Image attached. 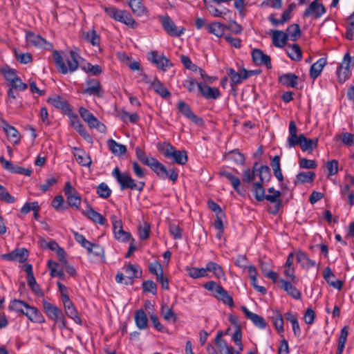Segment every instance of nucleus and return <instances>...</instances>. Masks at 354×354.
Listing matches in <instances>:
<instances>
[{
    "instance_id": "nucleus-1",
    "label": "nucleus",
    "mask_w": 354,
    "mask_h": 354,
    "mask_svg": "<svg viewBox=\"0 0 354 354\" xmlns=\"http://www.w3.org/2000/svg\"><path fill=\"white\" fill-rule=\"evenodd\" d=\"M270 178V170L268 166L261 165L259 171V180L254 183L252 185V192L254 197L258 201H263L264 199L274 203V210L272 212V214H276L281 205V201L279 199L281 196V192L277 190H274L273 187H270L268 189V193L274 192L273 195H266L265 189L263 187V183L268 180Z\"/></svg>"
},
{
    "instance_id": "nucleus-2",
    "label": "nucleus",
    "mask_w": 354,
    "mask_h": 354,
    "mask_svg": "<svg viewBox=\"0 0 354 354\" xmlns=\"http://www.w3.org/2000/svg\"><path fill=\"white\" fill-rule=\"evenodd\" d=\"M53 57L57 70L62 74L75 72L78 68V60L80 57L75 51L71 50L68 56L63 57L58 51L55 50Z\"/></svg>"
},
{
    "instance_id": "nucleus-3",
    "label": "nucleus",
    "mask_w": 354,
    "mask_h": 354,
    "mask_svg": "<svg viewBox=\"0 0 354 354\" xmlns=\"http://www.w3.org/2000/svg\"><path fill=\"white\" fill-rule=\"evenodd\" d=\"M112 176L119 183L121 190L131 189L132 190L141 192L145 187V183H137L131 178L129 173H122L118 167L113 169Z\"/></svg>"
},
{
    "instance_id": "nucleus-4",
    "label": "nucleus",
    "mask_w": 354,
    "mask_h": 354,
    "mask_svg": "<svg viewBox=\"0 0 354 354\" xmlns=\"http://www.w3.org/2000/svg\"><path fill=\"white\" fill-rule=\"evenodd\" d=\"M152 162L149 165V167L161 179L169 178L174 183H175L178 177V171L175 168H171L169 170L156 158L151 160Z\"/></svg>"
},
{
    "instance_id": "nucleus-5",
    "label": "nucleus",
    "mask_w": 354,
    "mask_h": 354,
    "mask_svg": "<svg viewBox=\"0 0 354 354\" xmlns=\"http://www.w3.org/2000/svg\"><path fill=\"white\" fill-rule=\"evenodd\" d=\"M43 307L48 317L55 322L59 328L63 329L66 326V321L62 310L54 304L44 300Z\"/></svg>"
},
{
    "instance_id": "nucleus-6",
    "label": "nucleus",
    "mask_w": 354,
    "mask_h": 354,
    "mask_svg": "<svg viewBox=\"0 0 354 354\" xmlns=\"http://www.w3.org/2000/svg\"><path fill=\"white\" fill-rule=\"evenodd\" d=\"M351 66H354V57H351L349 53H346L337 69V75L340 83L345 82L350 77Z\"/></svg>"
},
{
    "instance_id": "nucleus-7",
    "label": "nucleus",
    "mask_w": 354,
    "mask_h": 354,
    "mask_svg": "<svg viewBox=\"0 0 354 354\" xmlns=\"http://www.w3.org/2000/svg\"><path fill=\"white\" fill-rule=\"evenodd\" d=\"M64 194L66 196L68 205L77 210L80 209L81 205V196L77 190L71 185L69 181H67L65 183Z\"/></svg>"
},
{
    "instance_id": "nucleus-8",
    "label": "nucleus",
    "mask_w": 354,
    "mask_h": 354,
    "mask_svg": "<svg viewBox=\"0 0 354 354\" xmlns=\"http://www.w3.org/2000/svg\"><path fill=\"white\" fill-rule=\"evenodd\" d=\"M111 220L113 225L115 238L121 242H127L129 241L131 239V236L130 233L123 230L122 220L118 218L115 215H112L111 216Z\"/></svg>"
},
{
    "instance_id": "nucleus-9",
    "label": "nucleus",
    "mask_w": 354,
    "mask_h": 354,
    "mask_svg": "<svg viewBox=\"0 0 354 354\" xmlns=\"http://www.w3.org/2000/svg\"><path fill=\"white\" fill-rule=\"evenodd\" d=\"M159 18L163 29L168 35L173 37H180L184 34L185 29L178 28L168 15L161 16Z\"/></svg>"
},
{
    "instance_id": "nucleus-10",
    "label": "nucleus",
    "mask_w": 354,
    "mask_h": 354,
    "mask_svg": "<svg viewBox=\"0 0 354 354\" xmlns=\"http://www.w3.org/2000/svg\"><path fill=\"white\" fill-rule=\"evenodd\" d=\"M86 87L83 90V94L94 95L99 98L104 97V91L98 80L94 78L88 79L86 81Z\"/></svg>"
},
{
    "instance_id": "nucleus-11",
    "label": "nucleus",
    "mask_w": 354,
    "mask_h": 354,
    "mask_svg": "<svg viewBox=\"0 0 354 354\" xmlns=\"http://www.w3.org/2000/svg\"><path fill=\"white\" fill-rule=\"evenodd\" d=\"M326 8L319 0L312 1L304 12V17H313L314 19H319L326 13Z\"/></svg>"
},
{
    "instance_id": "nucleus-12",
    "label": "nucleus",
    "mask_w": 354,
    "mask_h": 354,
    "mask_svg": "<svg viewBox=\"0 0 354 354\" xmlns=\"http://www.w3.org/2000/svg\"><path fill=\"white\" fill-rule=\"evenodd\" d=\"M148 59L155 64L159 69L166 71L173 64L164 55H158L156 51H151L148 54Z\"/></svg>"
},
{
    "instance_id": "nucleus-13",
    "label": "nucleus",
    "mask_w": 354,
    "mask_h": 354,
    "mask_svg": "<svg viewBox=\"0 0 354 354\" xmlns=\"http://www.w3.org/2000/svg\"><path fill=\"white\" fill-rule=\"evenodd\" d=\"M26 41L28 46L41 48L44 49H50L52 48L50 43L48 42L40 35L35 34L30 31L26 34Z\"/></svg>"
},
{
    "instance_id": "nucleus-14",
    "label": "nucleus",
    "mask_w": 354,
    "mask_h": 354,
    "mask_svg": "<svg viewBox=\"0 0 354 354\" xmlns=\"http://www.w3.org/2000/svg\"><path fill=\"white\" fill-rule=\"evenodd\" d=\"M197 87L201 95L207 100H217L221 95L218 88L209 86L205 82L197 84Z\"/></svg>"
},
{
    "instance_id": "nucleus-15",
    "label": "nucleus",
    "mask_w": 354,
    "mask_h": 354,
    "mask_svg": "<svg viewBox=\"0 0 354 354\" xmlns=\"http://www.w3.org/2000/svg\"><path fill=\"white\" fill-rule=\"evenodd\" d=\"M127 3L131 8L132 12L138 17H148L149 12L147 7L143 4L142 0H127Z\"/></svg>"
},
{
    "instance_id": "nucleus-16",
    "label": "nucleus",
    "mask_w": 354,
    "mask_h": 354,
    "mask_svg": "<svg viewBox=\"0 0 354 354\" xmlns=\"http://www.w3.org/2000/svg\"><path fill=\"white\" fill-rule=\"evenodd\" d=\"M318 138L308 139L304 134L299 136L297 140V145H299L303 151L312 153L317 147Z\"/></svg>"
},
{
    "instance_id": "nucleus-17",
    "label": "nucleus",
    "mask_w": 354,
    "mask_h": 354,
    "mask_svg": "<svg viewBox=\"0 0 354 354\" xmlns=\"http://www.w3.org/2000/svg\"><path fill=\"white\" fill-rule=\"evenodd\" d=\"M253 62L257 65H265L268 68H272L270 56L264 54L261 50L254 49L252 52Z\"/></svg>"
},
{
    "instance_id": "nucleus-18",
    "label": "nucleus",
    "mask_w": 354,
    "mask_h": 354,
    "mask_svg": "<svg viewBox=\"0 0 354 354\" xmlns=\"http://www.w3.org/2000/svg\"><path fill=\"white\" fill-rule=\"evenodd\" d=\"M73 153L75 158L76 161L82 166L90 167L91 165V158L90 156L84 150L74 147L73 149Z\"/></svg>"
},
{
    "instance_id": "nucleus-19",
    "label": "nucleus",
    "mask_w": 354,
    "mask_h": 354,
    "mask_svg": "<svg viewBox=\"0 0 354 354\" xmlns=\"http://www.w3.org/2000/svg\"><path fill=\"white\" fill-rule=\"evenodd\" d=\"M24 315L32 322L35 323H44L45 318L41 312L35 307L28 305V308L24 313Z\"/></svg>"
},
{
    "instance_id": "nucleus-20",
    "label": "nucleus",
    "mask_w": 354,
    "mask_h": 354,
    "mask_svg": "<svg viewBox=\"0 0 354 354\" xmlns=\"http://www.w3.org/2000/svg\"><path fill=\"white\" fill-rule=\"evenodd\" d=\"M241 310L244 313L246 317L250 319L256 326L261 329L266 327V323L262 317L250 312L245 306H242Z\"/></svg>"
},
{
    "instance_id": "nucleus-21",
    "label": "nucleus",
    "mask_w": 354,
    "mask_h": 354,
    "mask_svg": "<svg viewBox=\"0 0 354 354\" xmlns=\"http://www.w3.org/2000/svg\"><path fill=\"white\" fill-rule=\"evenodd\" d=\"M178 108L179 111L187 118L190 119L196 124H200L202 120L196 115L191 110L190 106L183 101H180L178 103Z\"/></svg>"
},
{
    "instance_id": "nucleus-22",
    "label": "nucleus",
    "mask_w": 354,
    "mask_h": 354,
    "mask_svg": "<svg viewBox=\"0 0 354 354\" xmlns=\"http://www.w3.org/2000/svg\"><path fill=\"white\" fill-rule=\"evenodd\" d=\"M259 166L257 162H254L252 169L250 168L245 169L243 171V182L245 183H251L255 179L256 176L259 177V171L261 166Z\"/></svg>"
},
{
    "instance_id": "nucleus-23",
    "label": "nucleus",
    "mask_w": 354,
    "mask_h": 354,
    "mask_svg": "<svg viewBox=\"0 0 354 354\" xmlns=\"http://www.w3.org/2000/svg\"><path fill=\"white\" fill-rule=\"evenodd\" d=\"M82 214L91 219L93 222L98 223L101 225H104L105 218L97 212L95 211L90 205H88V209L82 210Z\"/></svg>"
},
{
    "instance_id": "nucleus-24",
    "label": "nucleus",
    "mask_w": 354,
    "mask_h": 354,
    "mask_svg": "<svg viewBox=\"0 0 354 354\" xmlns=\"http://www.w3.org/2000/svg\"><path fill=\"white\" fill-rule=\"evenodd\" d=\"M272 39L273 44L278 48L285 46L288 40L286 32L279 30L272 31Z\"/></svg>"
},
{
    "instance_id": "nucleus-25",
    "label": "nucleus",
    "mask_w": 354,
    "mask_h": 354,
    "mask_svg": "<svg viewBox=\"0 0 354 354\" xmlns=\"http://www.w3.org/2000/svg\"><path fill=\"white\" fill-rule=\"evenodd\" d=\"M279 281L281 284V288L289 295L296 299L301 298V292L290 283V281H289L284 279H281Z\"/></svg>"
},
{
    "instance_id": "nucleus-26",
    "label": "nucleus",
    "mask_w": 354,
    "mask_h": 354,
    "mask_svg": "<svg viewBox=\"0 0 354 354\" xmlns=\"http://www.w3.org/2000/svg\"><path fill=\"white\" fill-rule=\"evenodd\" d=\"M134 320L137 328L140 330H145L148 327V318L147 314L142 309L136 311Z\"/></svg>"
},
{
    "instance_id": "nucleus-27",
    "label": "nucleus",
    "mask_w": 354,
    "mask_h": 354,
    "mask_svg": "<svg viewBox=\"0 0 354 354\" xmlns=\"http://www.w3.org/2000/svg\"><path fill=\"white\" fill-rule=\"evenodd\" d=\"M28 256V251L24 248L17 249L12 252L5 254L4 258L11 261L19 262L24 261Z\"/></svg>"
},
{
    "instance_id": "nucleus-28",
    "label": "nucleus",
    "mask_w": 354,
    "mask_h": 354,
    "mask_svg": "<svg viewBox=\"0 0 354 354\" xmlns=\"http://www.w3.org/2000/svg\"><path fill=\"white\" fill-rule=\"evenodd\" d=\"M70 122L73 127L85 139L91 140L86 130L82 124L77 115H73L70 117Z\"/></svg>"
},
{
    "instance_id": "nucleus-29",
    "label": "nucleus",
    "mask_w": 354,
    "mask_h": 354,
    "mask_svg": "<svg viewBox=\"0 0 354 354\" xmlns=\"http://www.w3.org/2000/svg\"><path fill=\"white\" fill-rule=\"evenodd\" d=\"M151 86L156 93L164 98L169 97L171 95V93L168 89L157 77H155L151 82Z\"/></svg>"
},
{
    "instance_id": "nucleus-30",
    "label": "nucleus",
    "mask_w": 354,
    "mask_h": 354,
    "mask_svg": "<svg viewBox=\"0 0 354 354\" xmlns=\"http://www.w3.org/2000/svg\"><path fill=\"white\" fill-rule=\"evenodd\" d=\"M214 296L230 307H233L234 305L232 296L222 286L218 287L217 292L214 294Z\"/></svg>"
},
{
    "instance_id": "nucleus-31",
    "label": "nucleus",
    "mask_w": 354,
    "mask_h": 354,
    "mask_svg": "<svg viewBox=\"0 0 354 354\" xmlns=\"http://www.w3.org/2000/svg\"><path fill=\"white\" fill-rule=\"evenodd\" d=\"M248 272L249 277L251 281V284L253 286V288L258 292H261V294H263V295L266 294V288L263 286H259L257 284L256 268L254 266H250L248 268Z\"/></svg>"
},
{
    "instance_id": "nucleus-32",
    "label": "nucleus",
    "mask_w": 354,
    "mask_h": 354,
    "mask_svg": "<svg viewBox=\"0 0 354 354\" xmlns=\"http://www.w3.org/2000/svg\"><path fill=\"white\" fill-rule=\"evenodd\" d=\"M286 51L288 57L293 61L299 62L302 58L301 48L297 44L288 45Z\"/></svg>"
},
{
    "instance_id": "nucleus-33",
    "label": "nucleus",
    "mask_w": 354,
    "mask_h": 354,
    "mask_svg": "<svg viewBox=\"0 0 354 354\" xmlns=\"http://www.w3.org/2000/svg\"><path fill=\"white\" fill-rule=\"evenodd\" d=\"M205 270L206 273H208V272H212L215 277L218 279L225 278V272L222 267L216 262H207L205 266Z\"/></svg>"
},
{
    "instance_id": "nucleus-34",
    "label": "nucleus",
    "mask_w": 354,
    "mask_h": 354,
    "mask_svg": "<svg viewBox=\"0 0 354 354\" xmlns=\"http://www.w3.org/2000/svg\"><path fill=\"white\" fill-rule=\"evenodd\" d=\"M288 131L289 136L287 139V146L288 148H291L297 145V140L299 138L297 134V128L294 121L290 122Z\"/></svg>"
},
{
    "instance_id": "nucleus-35",
    "label": "nucleus",
    "mask_w": 354,
    "mask_h": 354,
    "mask_svg": "<svg viewBox=\"0 0 354 354\" xmlns=\"http://www.w3.org/2000/svg\"><path fill=\"white\" fill-rule=\"evenodd\" d=\"M326 64V60L324 58H320L314 63L310 68V77L315 80L320 75Z\"/></svg>"
},
{
    "instance_id": "nucleus-36",
    "label": "nucleus",
    "mask_w": 354,
    "mask_h": 354,
    "mask_svg": "<svg viewBox=\"0 0 354 354\" xmlns=\"http://www.w3.org/2000/svg\"><path fill=\"white\" fill-rule=\"evenodd\" d=\"M2 129L14 142L17 143L19 141V133L13 126L10 125L6 121H3Z\"/></svg>"
},
{
    "instance_id": "nucleus-37",
    "label": "nucleus",
    "mask_w": 354,
    "mask_h": 354,
    "mask_svg": "<svg viewBox=\"0 0 354 354\" xmlns=\"http://www.w3.org/2000/svg\"><path fill=\"white\" fill-rule=\"evenodd\" d=\"M48 102L54 107L62 110L68 109V104L66 100L57 95H53L48 99Z\"/></svg>"
},
{
    "instance_id": "nucleus-38",
    "label": "nucleus",
    "mask_w": 354,
    "mask_h": 354,
    "mask_svg": "<svg viewBox=\"0 0 354 354\" xmlns=\"http://www.w3.org/2000/svg\"><path fill=\"white\" fill-rule=\"evenodd\" d=\"M227 75L234 84H241L243 80L249 77L248 71L243 69L241 73H237L235 70L230 68L227 71Z\"/></svg>"
},
{
    "instance_id": "nucleus-39",
    "label": "nucleus",
    "mask_w": 354,
    "mask_h": 354,
    "mask_svg": "<svg viewBox=\"0 0 354 354\" xmlns=\"http://www.w3.org/2000/svg\"><path fill=\"white\" fill-rule=\"evenodd\" d=\"M109 149L115 156H122L127 152V147L125 145L117 142L113 139H110L107 142Z\"/></svg>"
},
{
    "instance_id": "nucleus-40",
    "label": "nucleus",
    "mask_w": 354,
    "mask_h": 354,
    "mask_svg": "<svg viewBox=\"0 0 354 354\" xmlns=\"http://www.w3.org/2000/svg\"><path fill=\"white\" fill-rule=\"evenodd\" d=\"M316 174L313 171H301L297 174L295 181V185L311 183L315 178Z\"/></svg>"
},
{
    "instance_id": "nucleus-41",
    "label": "nucleus",
    "mask_w": 354,
    "mask_h": 354,
    "mask_svg": "<svg viewBox=\"0 0 354 354\" xmlns=\"http://www.w3.org/2000/svg\"><path fill=\"white\" fill-rule=\"evenodd\" d=\"M225 28V26L220 22H212L206 26L209 32L218 37H221L224 35Z\"/></svg>"
},
{
    "instance_id": "nucleus-42",
    "label": "nucleus",
    "mask_w": 354,
    "mask_h": 354,
    "mask_svg": "<svg viewBox=\"0 0 354 354\" xmlns=\"http://www.w3.org/2000/svg\"><path fill=\"white\" fill-rule=\"evenodd\" d=\"M93 258V260L103 259L104 258V248L100 245L91 243V245L86 249Z\"/></svg>"
},
{
    "instance_id": "nucleus-43",
    "label": "nucleus",
    "mask_w": 354,
    "mask_h": 354,
    "mask_svg": "<svg viewBox=\"0 0 354 354\" xmlns=\"http://www.w3.org/2000/svg\"><path fill=\"white\" fill-rule=\"evenodd\" d=\"M279 81L287 86L295 88L298 84V77L292 73H286L279 77Z\"/></svg>"
},
{
    "instance_id": "nucleus-44",
    "label": "nucleus",
    "mask_w": 354,
    "mask_h": 354,
    "mask_svg": "<svg viewBox=\"0 0 354 354\" xmlns=\"http://www.w3.org/2000/svg\"><path fill=\"white\" fill-rule=\"evenodd\" d=\"M171 158L175 163L184 165L187 162V154L185 150H176L175 149L171 156Z\"/></svg>"
},
{
    "instance_id": "nucleus-45",
    "label": "nucleus",
    "mask_w": 354,
    "mask_h": 354,
    "mask_svg": "<svg viewBox=\"0 0 354 354\" xmlns=\"http://www.w3.org/2000/svg\"><path fill=\"white\" fill-rule=\"evenodd\" d=\"M297 261L301 266L305 268H310L316 265L315 261L309 259L308 256L303 252H298L296 254Z\"/></svg>"
},
{
    "instance_id": "nucleus-46",
    "label": "nucleus",
    "mask_w": 354,
    "mask_h": 354,
    "mask_svg": "<svg viewBox=\"0 0 354 354\" xmlns=\"http://www.w3.org/2000/svg\"><path fill=\"white\" fill-rule=\"evenodd\" d=\"M188 275L193 279H198L208 277L205 268L187 267L185 268Z\"/></svg>"
},
{
    "instance_id": "nucleus-47",
    "label": "nucleus",
    "mask_w": 354,
    "mask_h": 354,
    "mask_svg": "<svg viewBox=\"0 0 354 354\" xmlns=\"http://www.w3.org/2000/svg\"><path fill=\"white\" fill-rule=\"evenodd\" d=\"M272 321H273V324H274L276 330H277V332L279 333H283L284 322H283V316L281 314V313L277 310H273V315H272Z\"/></svg>"
},
{
    "instance_id": "nucleus-48",
    "label": "nucleus",
    "mask_w": 354,
    "mask_h": 354,
    "mask_svg": "<svg viewBox=\"0 0 354 354\" xmlns=\"http://www.w3.org/2000/svg\"><path fill=\"white\" fill-rule=\"evenodd\" d=\"M221 176L226 178L230 181L232 186L236 192H239L240 180L238 177L233 176L230 172L226 170H222L219 172Z\"/></svg>"
},
{
    "instance_id": "nucleus-49",
    "label": "nucleus",
    "mask_w": 354,
    "mask_h": 354,
    "mask_svg": "<svg viewBox=\"0 0 354 354\" xmlns=\"http://www.w3.org/2000/svg\"><path fill=\"white\" fill-rule=\"evenodd\" d=\"M48 267L50 270V275L52 277H57L62 279H63L64 278V272L61 269H59V264L53 261V260H49L48 261Z\"/></svg>"
},
{
    "instance_id": "nucleus-50",
    "label": "nucleus",
    "mask_w": 354,
    "mask_h": 354,
    "mask_svg": "<svg viewBox=\"0 0 354 354\" xmlns=\"http://www.w3.org/2000/svg\"><path fill=\"white\" fill-rule=\"evenodd\" d=\"M28 304L25 301L19 300V299H14L10 301L9 305V309L11 310H14L18 313H21L24 315L26 308H28Z\"/></svg>"
},
{
    "instance_id": "nucleus-51",
    "label": "nucleus",
    "mask_w": 354,
    "mask_h": 354,
    "mask_svg": "<svg viewBox=\"0 0 354 354\" xmlns=\"http://www.w3.org/2000/svg\"><path fill=\"white\" fill-rule=\"evenodd\" d=\"M83 37L84 40L89 42L92 46H100V36L94 30L84 32L83 34Z\"/></svg>"
},
{
    "instance_id": "nucleus-52",
    "label": "nucleus",
    "mask_w": 354,
    "mask_h": 354,
    "mask_svg": "<svg viewBox=\"0 0 354 354\" xmlns=\"http://www.w3.org/2000/svg\"><path fill=\"white\" fill-rule=\"evenodd\" d=\"M122 14L121 20H120L119 22L122 23L132 28H136L138 27V23L129 12L123 10Z\"/></svg>"
},
{
    "instance_id": "nucleus-53",
    "label": "nucleus",
    "mask_w": 354,
    "mask_h": 354,
    "mask_svg": "<svg viewBox=\"0 0 354 354\" xmlns=\"http://www.w3.org/2000/svg\"><path fill=\"white\" fill-rule=\"evenodd\" d=\"M160 314L166 321H172L174 322L176 320V315L174 313L172 309L167 304H162L160 308Z\"/></svg>"
},
{
    "instance_id": "nucleus-54",
    "label": "nucleus",
    "mask_w": 354,
    "mask_h": 354,
    "mask_svg": "<svg viewBox=\"0 0 354 354\" xmlns=\"http://www.w3.org/2000/svg\"><path fill=\"white\" fill-rule=\"evenodd\" d=\"M288 39L296 41L301 34L299 26L297 24L290 25L287 28Z\"/></svg>"
},
{
    "instance_id": "nucleus-55",
    "label": "nucleus",
    "mask_w": 354,
    "mask_h": 354,
    "mask_svg": "<svg viewBox=\"0 0 354 354\" xmlns=\"http://www.w3.org/2000/svg\"><path fill=\"white\" fill-rule=\"evenodd\" d=\"M348 331L346 326H344L340 333V336L339 337L338 342V348L337 350V354H342L344 348L345 347V344L346 342V339L348 337Z\"/></svg>"
},
{
    "instance_id": "nucleus-56",
    "label": "nucleus",
    "mask_w": 354,
    "mask_h": 354,
    "mask_svg": "<svg viewBox=\"0 0 354 354\" xmlns=\"http://www.w3.org/2000/svg\"><path fill=\"white\" fill-rule=\"evenodd\" d=\"M158 149L165 158H169L176 149L169 142H161L158 144Z\"/></svg>"
},
{
    "instance_id": "nucleus-57",
    "label": "nucleus",
    "mask_w": 354,
    "mask_h": 354,
    "mask_svg": "<svg viewBox=\"0 0 354 354\" xmlns=\"http://www.w3.org/2000/svg\"><path fill=\"white\" fill-rule=\"evenodd\" d=\"M81 68L84 72L90 73L94 76L100 75L102 72V69L100 66L97 64L93 65L91 63H86L81 66Z\"/></svg>"
},
{
    "instance_id": "nucleus-58",
    "label": "nucleus",
    "mask_w": 354,
    "mask_h": 354,
    "mask_svg": "<svg viewBox=\"0 0 354 354\" xmlns=\"http://www.w3.org/2000/svg\"><path fill=\"white\" fill-rule=\"evenodd\" d=\"M222 332H219L217 333L215 344L218 346L219 352L221 354H224L226 351H227L231 346H228L225 341L221 338Z\"/></svg>"
},
{
    "instance_id": "nucleus-59",
    "label": "nucleus",
    "mask_w": 354,
    "mask_h": 354,
    "mask_svg": "<svg viewBox=\"0 0 354 354\" xmlns=\"http://www.w3.org/2000/svg\"><path fill=\"white\" fill-rule=\"evenodd\" d=\"M105 12L114 20L119 21L121 20L123 10H119L113 6L104 8Z\"/></svg>"
},
{
    "instance_id": "nucleus-60",
    "label": "nucleus",
    "mask_w": 354,
    "mask_h": 354,
    "mask_svg": "<svg viewBox=\"0 0 354 354\" xmlns=\"http://www.w3.org/2000/svg\"><path fill=\"white\" fill-rule=\"evenodd\" d=\"M136 155L138 159L143 164L149 166L151 162H152L151 160H153L155 158L153 157H148L144 151H142L140 147L136 148Z\"/></svg>"
},
{
    "instance_id": "nucleus-61",
    "label": "nucleus",
    "mask_w": 354,
    "mask_h": 354,
    "mask_svg": "<svg viewBox=\"0 0 354 354\" xmlns=\"http://www.w3.org/2000/svg\"><path fill=\"white\" fill-rule=\"evenodd\" d=\"M96 192L100 197L107 198L111 196V190L106 183H101L97 186Z\"/></svg>"
},
{
    "instance_id": "nucleus-62",
    "label": "nucleus",
    "mask_w": 354,
    "mask_h": 354,
    "mask_svg": "<svg viewBox=\"0 0 354 354\" xmlns=\"http://www.w3.org/2000/svg\"><path fill=\"white\" fill-rule=\"evenodd\" d=\"M339 162L337 160H332L326 163V167L328 171V176H334L338 172Z\"/></svg>"
},
{
    "instance_id": "nucleus-63",
    "label": "nucleus",
    "mask_w": 354,
    "mask_h": 354,
    "mask_svg": "<svg viewBox=\"0 0 354 354\" xmlns=\"http://www.w3.org/2000/svg\"><path fill=\"white\" fill-rule=\"evenodd\" d=\"M299 165L301 169H316L318 166L315 160L301 158L299 160Z\"/></svg>"
},
{
    "instance_id": "nucleus-64",
    "label": "nucleus",
    "mask_w": 354,
    "mask_h": 354,
    "mask_svg": "<svg viewBox=\"0 0 354 354\" xmlns=\"http://www.w3.org/2000/svg\"><path fill=\"white\" fill-rule=\"evenodd\" d=\"M15 58L21 64H26L32 62V57L30 53H19L17 49L14 50Z\"/></svg>"
}]
</instances>
